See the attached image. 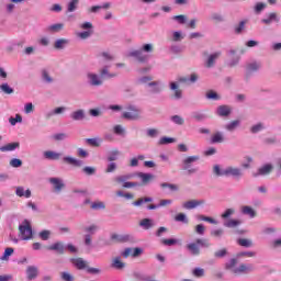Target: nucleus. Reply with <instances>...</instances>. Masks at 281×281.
I'll use <instances>...</instances> for the list:
<instances>
[{"label": "nucleus", "mask_w": 281, "mask_h": 281, "mask_svg": "<svg viewBox=\"0 0 281 281\" xmlns=\"http://www.w3.org/2000/svg\"><path fill=\"white\" fill-rule=\"evenodd\" d=\"M111 8V2H105L102 5H93L90 8V12H98V10H109Z\"/></svg>", "instance_id": "cd10ccee"}, {"label": "nucleus", "mask_w": 281, "mask_h": 281, "mask_svg": "<svg viewBox=\"0 0 281 281\" xmlns=\"http://www.w3.org/2000/svg\"><path fill=\"white\" fill-rule=\"evenodd\" d=\"M42 78L46 82H54V79L49 77V72H47V70H42Z\"/></svg>", "instance_id": "e2e57ef3"}, {"label": "nucleus", "mask_w": 281, "mask_h": 281, "mask_svg": "<svg viewBox=\"0 0 281 281\" xmlns=\"http://www.w3.org/2000/svg\"><path fill=\"white\" fill-rule=\"evenodd\" d=\"M262 128H265V126L262 125V123H258L257 125H254L250 131L251 133H260V131H262Z\"/></svg>", "instance_id": "338daca9"}, {"label": "nucleus", "mask_w": 281, "mask_h": 281, "mask_svg": "<svg viewBox=\"0 0 281 281\" xmlns=\"http://www.w3.org/2000/svg\"><path fill=\"white\" fill-rule=\"evenodd\" d=\"M71 119L75 120V122H78L80 120H85V111L83 110H77L70 114Z\"/></svg>", "instance_id": "a878e982"}, {"label": "nucleus", "mask_w": 281, "mask_h": 281, "mask_svg": "<svg viewBox=\"0 0 281 281\" xmlns=\"http://www.w3.org/2000/svg\"><path fill=\"white\" fill-rule=\"evenodd\" d=\"M240 124V121H233L225 126L226 131H235L236 127Z\"/></svg>", "instance_id": "6e6d98bb"}, {"label": "nucleus", "mask_w": 281, "mask_h": 281, "mask_svg": "<svg viewBox=\"0 0 281 281\" xmlns=\"http://www.w3.org/2000/svg\"><path fill=\"white\" fill-rule=\"evenodd\" d=\"M63 27H65V25L61 23L53 24V25L48 26V32H60V30H63Z\"/></svg>", "instance_id": "a18cd8bd"}, {"label": "nucleus", "mask_w": 281, "mask_h": 281, "mask_svg": "<svg viewBox=\"0 0 281 281\" xmlns=\"http://www.w3.org/2000/svg\"><path fill=\"white\" fill-rule=\"evenodd\" d=\"M49 236H52V232H49V231H42L40 233V238L42 240H49Z\"/></svg>", "instance_id": "13d9d810"}, {"label": "nucleus", "mask_w": 281, "mask_h": 281, "mask_svg": "<svg viewBox=\"0 0 281 281\" xmlns=\"http://www.w3.org/2000/svg\"><path fill=\"white\" fill-rule=\"evenodd\" d=\"M71 262L76 269H79V271H82L83 269H87L88 273H100V269L98 268H89L87 265V261L82 258H72Z\"/></svg>", "instance_id": "20e7f679"}, {"label": "nucleus", "mask_w": 281, "mask_h": 281, "mask_svg": "<svg viewBox=\"0 0 281 281\" xmlns=\"http://www.w3.org/2000/svg\"><path fill=\"white\" fill-rule=\"evenodd\" d=\"M140 227H144L145 229H150L155 224L153 223V220L150 218H144L139 222Z\"/></svg>", "instance_id": "2f4dec72"}, {"label": "nucleus", "mask_w": 281, "mask_h": 281, "mask_svg": "<svg viewBox=\"0 0 281 281\" xmlns=\"http://www.w3.org/2000/svg\"><path fill=\"white\" fill-rule=\"evenodd\" d=\"M45 159H50L52 161H58L60 159V153L47 150L44 153Z\"/></svg>", "instance_id": "6ab92c4d"}, {"label": "nucleus", "mask_w": 281, "mask_h": 281, "mask_svg": "<svg viewBox=\"0 0 281 281\" xmlns=\"http://www.w3.org/2000/svg\"><path fill=\"white\" fill-rule=\"evenodd\" d=\"M153 199L151 198H140L136 201L133 202V205H135V207H139V205L144 204V203H151Z\"/></svg>", "instance_id": "e433bc0d"}, {"label": "nucleus", "mask_w": 281, "mask_h": 281, "mask_svg": "<svg viewBox=\"0 0 281 281\" xmlns=\"http://www.w3.org/2000/svg\"><path fill=\"white\" fill-rule=\"evenodd\" d=\"M119 155H120V150L117 149L112 150L108 157V161H117Z\"/></svg>", "instance_id": "09e8293b"}, {"label": "nucleus", "mask_w": 281, "mask_h": 281, "mask_svg": "<svg viewBox=\"0 0 281 281\" xmlns=\"http://www.w3.org/2000/svg\"><path fill=\"white\" fill-rule=\"evenodd\" d=\"M177 239H161V244L166 245L167 247H172V245H177Z\"/></svg>", "instance_id": "052dcab7"}, {"label": "nucleus", "mask_w": 281, "mask_h": 281, "mask_svg": "<svg viewBox=\"0 0 281 281\" xmlns=\"http://www.w3.org/2000/svg\"><path fill=\"white\" fill-rule=\"evenodd\" d=\"M0 91L5 93L7 95H12V93H14V89H12L8 83H2L0 86Z\"/></svg>", "instance_id": "7c9ffc66"}, {"label": "nucleus", "mask_w": 281, "mask_h": 281, "mask_svg": "<svg viewBox=\"0 0 281 281\" xmlns=\"http://www.w3.org/2000/svg\"><path fill=\"white\" fill-rule=\"evenodd\" d=\"M271 170H273V166L271 165H266L263 167H261L259 170H258V175H269V172H271Z\"/></svg>", "instance_id": "4c0bfd02"}, {"label": "nucleus", "mask_w": 281, "mask_h": 281, "mask_svg": "<svg viewBox=\"0 0 281 281\" xmlns=\"http://www.w3.org/2000/svg\"><path fill=\"white\" fill-rule=\"evenodd\" d=\"M144 254V249L142 248H125L124 251L121 254L123 258H139Z\"/></svg>", "instance_id": "0eeeda50"}, {"label": "nucleus", "mask_w": 281, "mask_h": 281, "mask_svg": "<svg viewBox=\"0 0 281 281\" xmlns=\"http://www.w3.org/2000/svg\"><path fill=\"white\" fill-rule=\"evenodd\" d=\"M237 243L238 245H240V247H251L254 245L251 239H247V238H239Z\"/></svg>", "instance_id": "58836bf2"}, {"label": "nucleus", "mask_w": 281, "mask_h": 281, "mask_svg": "<svg viewBox=\"0 0 281 281\" xmlns=\"http://www.w3.org/2000/svg\"><path fill=\"white\" fill-rule=\"evenodd\" d=\"M19 236L21 240H31L32 238V224L30 221L24 220L19 226Z\"/></svg>", "instance_id": "f03ea898"}, {"label": "nucleus", "mask_w": 281, "mask_h": 281, "mask_svg": "<svg viewBox=\"0 0 281 281\" xmlns=\"http://www.w3.org/2000/svg\"><path fill=\"white\" fill-rule=\"evenodd\" d=\"M133 173H127L123 176H117L114 178L115 183H123V188H137L139 186L137 182H128V179H133Z\"/></svg>", "instance_id": "39448f33"}, {"label": "nucleus", "mask_w": 281, "mask_h": 281, "mask_svg": "<svg viewBox=\"0 0 281 281\" xmlns=\"http://www.w3.org/2000/svg\"><path fill=\"white\" fill-rule=\"evenodd\" d=\"M125 120H139V109L135 105H128L127 112L123 113Z\"/></svg>", "instance_id": "423d86ee"}, {"label": "nucleus", "mask_w": 281, "mask_h": 281, "mask_svg": "<svg viewBox=\"0 0 281 281\" xmlns=\"http://www.w3.org/2000/svg\"><path fill=\"white\" fill-rule=\"evenodd\" d=\"M265 8H267V3L258 2V3L255 5V13H256V14H260V12H262V10H265Z\"/></svg>", "instance_id": "8fccbe9b"}, {"label": "nucleus", "mask_w": 281, "mask_h": 281, "mask_svg": "<svg viewBox=\"0 0 281 281\" xmlns=\"http://www.w3.org/2000/svg\"><path fill=\"white\" fill-rule=\"evenodd\" d=\"M222 56L221 52H215L211 55H209V57L205 60V67L206 69H212V67H214L216 65V60L220 59Z\"/></svg>", "instance_id": "1a4fd4ad"}, {"label": "nucleus", "mask_w": 281, "mask_h": 281, "mask_svg": "<svg viewBox=\"0 0 281 281\" xmlns=\"http://www.w3.org/2000/svg\"><path fill=\"white\" fill-rule=\"evenodd\" d=\"M215 258H225L227 256V248H222L214 252Z\"/></svg>", "instance_id": "3c124183"}, {"label": "nucleus", "mask_w": 281, "mask_h": 281, "mask_svg": "<svg viewBox=\"0 0 281 281\" xmlns=\"http://www.w3.org/2000/svg\"><path fill=\"white\" fill-rule=\"evenodd\" d=\"M60 279L63 281H76V277L67 271L60 272Z\"/></svg>", "instance_id": "72a5a7b5"}, {"label": "nucleus", "mask_w": 281, "mask_h": 281, "mask_svg": "<svg viewBox=\"0 0 281 281\" xmlns=\"http://www.w3.org/2000/svg\"><path fill=\"white\" fill-rule=\"evenodd\" d=\"M15 194L16 196H25V199H30V196H32V191H30V189L25 191L23 187H18L15 190Z\"/></svg>", "instance_id": "412c9836"}, {"label": "nucleus", "mask_w": 281, "mask_h": 281, "mask_svg": "<svg viewBox=\"0 0 281 281\" xmlns=\"http://www.w3.org/2000/svg\"><path fill=\"white\" fill-rule=\"evenodd\" d=\"M236 265H238V260L236 258H233L229 260V262L225 265V269L234 273V269H236L234 267H236Z\"/></svg>", "instance_id": "c9c22d12"}, {"label": "nucleus", "mask_w": 281, "mask_h": 281, "mask_svg": "<svg viewBox=\"0 0 281 281\" xmlns=\"http://www.w3.org/2000/svg\"><path fill=\"white\" fill-rule=\"evenodd\" d=\"M64 162L65 164H68L69 166H74L75 168H81L82 166V160H78L74 157H69V156H66L64 157Z\"/></svg>", "instance_id": "2eb2a0df"}, {"label": "nucleus", "mask_w": 281, "mask_h": 281, "mask_svg": "<svg viewBox=\"0 0 281 281\" xmlns=\"http://www.w3.org/2000/svg\"><path fill=\"white\" fill-rule=\"evenodd\" d=\"M273 21H280L276 13H270L267 19L261 20L266 25H270Z\"/></svg>", "instance_id": "473e14b6"}, {"label": "nucleus", "mask_w": 281, "mask_h": 281, "mask_svg": "<svg viewBox=\"0 0 281 281\" xmlns=\"http://www.w3.org/2000/svg\"><path fill=\"white\" fill-rule=\"evenodd\" d=\"M247 24V21H241L237 26H235V33L236 34H241L243 31L245 30V25Z\"/></svg>", "instance_id": "603ef678"}, {"label": "nucleus", "mask_w": 281, "mask_h": 281, "mask_svg": "<svg viewBox=\"0 0 281 281\" xmlns=\"http://www.w3.org/2000/svg\"><path fill=\"white\" fill-rule=\"evenodd\" d=\"M11 126H15L16 123L19 122H23V117H21V115L16 114L15 117H11L9 120Z\"/></svg>", "instance_id": "bf43d9fd"}, {"label": "nucleus", "mask_w": 281, "mask_h": 281, "mask_svg": "<svg viewBox=\"0 0 281 281\" xmlns=\"http://www.w3.org/2000/svg\"><path fill=\"white\" fill-rule=\"evenodd\" d=\"M21 146L20 143H9L2 147H0L1 153H11L12 150H16Z\"/></svg>", "instance_id": "f3484780"}, {"label": "nucleus", "mask_w": 281, "mask_h": 281, "mask_svg": "<svg viewBox=\"0 0 281 281\" xmlns=\"http://www.w3.org/2000/svg\"><path fill=\"white\" fill-rule=\"evenodd\" d=\"M195 232L200 235L203 236L205 234V226L203 224H198L195 226Z\"/></svg>", "instance_id": "0e129e2a"}, {"label": "nucleus", "mask_w": 281, "mask_h": 281, "mask_svg": "<svg viewBox=\"0 0 281 281\" xmlns=\"http://www.w3.org/2000/svg\"><path fill=\"white\" fill-rule=\"evenodd\" d=\"M240 220H229L228 222H226L224 225L225 227H238V225H240Z\"/></svg>", "instance_id": "de8ad7c7"}, {"label": "nucleus", "mask_w": 281, "mask_h": 281, "mask_svg": "<svg viewBox=\"0 0 281 281\" xmlns=\"http://www.w3.org/2000/svg\"><path fill=\"white\" fill-rule=\"evenodd\" d=\"M205 204V200H190L182 204L184 210H194V207H199V205Z\"/></svg>", "instance_id": "f8f14e48"}, {"label": "nucleus", "mask_w": 281, "mask_h": 281, "mask_svg": "<svg viewBox=\"0 0 281 281\" xmlns=\"http://www.w3.org/2000/svg\"><path fill=\"white\" fill-rule=\"evenodd\" d=\"M49 183H52L55 192H61L63 188H65V182L60 178H50Z\"/></svg>", "instance_id": "ddd939ff"}, {"label": "nucleus", "mask_w": 281, "mask_h": 281, "mask_svg": "<svg viewBox=\"0 0 281 281\" xmlns=\"http://www.w3.org/2000/svg\"><path fill=\"white\" fill-rule=\"evenodd\" d=\"M173 21H178L180 25H183L186 21H188V16L186 15H175Z\"/></svg>", "instance_id": "4d7b16f0"}, {"label": "nucleus", "mask_w": 281, "mask_h": 281, "mask_svg": "<svg viewBox=\"0 0 281 281\" xmlns=\"http://www.w3.org/2000/svg\"><path fill=\"white\" fill-rule=\"evenodd\" d=\"M12 254H14V248H10V247L5 248L1 260H8V258H10V256H12Z\"/></svg>", "instance_id": "864d4df0"}, {"label": "nucleus", "mask_w": 281, "mask_h": 281, "mask_svg": "<svg viewBox=\"0 0 281 281\" xmlns=\"http://www.w3.org/2000/svg\"><path fill=\"white\" fill-rule=\"evenodd\" d=\"M78 3H80V0H70L67 7V12H76V10H78Z\"/></svg>", "instance_id": "c756f323"}, {"label": "nucleus", "mask_w": 281, "mask_h": 281, "mask_svg": "<svg viewBox=\"0 0 281 281\" xmlns=\"http://www.w3.org/2000/svg\"><path fill=\"white\" fill-rule=\"evenodd\" d=\"M124 267H126V263H124V262L122 261V258L116 257V258H114V259L112 260V268H113V269L122 270V269H124Z\"/></svg>", "instance_id": "b1692460"}, {"label": "nucleus", "mask_w": 281, "mask_h": 281, "mask_svg": "<svg viewBox=\"0 0 281 281\" xmlns=\"http://www.w3.org/2000/svg\"><path fill=\"white\" fill-rule=\"evenodd\" d=\"M175 221H177V223H186V225L189 223L188 217L183 213L176 215Z\"/></svg>", "instance_id": "c03bdc74"}, {"label": "nucleus", "mask_w": 281, "mask_h": 281, "mask_svg": "<svg viewBox=\"0 0 281 281\" xmlns=\"http://www.w3.org/2000/svg\"><path fill=\"white\" fill-rule=\"evenodd\" d=\"M200 159L201 156L199 155L188 156L182 160L183 170H187L188 175H194L199 169L192 168V164H195V161H199Z\"/></svg>", "instance_id": "7ed1b4c3"}, {"label": "nucleus", "mask_w": 281, "mask_h": 281, "mask_svg": "<svg viewBox=\"0 0 281 281\" xmlns=\"http://www.w3.org/2000/svg\"><path fill=\"white\" fill-rule=\"evenodd\" d=\"M26 278L27 280H36V278H38V268L35 266H30L26 269Z\"/></svg>", "instance_id": "4468645a"}, {"label": "nucleus", "mask_w": 281, "mask_h": 281, "mask_svg": "<svg viewBox=\"0 0 281 281\" xmlns=\"http://www.w3.org/2000/svg\"><path fill=\"white\" fill-rule=\"evenodd\" d=\"M10 166L12 168H21V166H23V161L19 158H13L10 160Z\"/></svg>", "instance_id": "49530a36"}, {"label": "nucleus", "mask_w": 281, "mask_h": 281, "mask_svg": "<svg viewBox=\"0 0 281 281\" xmlns=\"http://www.w3.org/2000/svg\"><path fill=\"white\" fill-rule=\"evenodd\" d=\"M193 276L194 278H203V276H205V270L202 268H195L193 270Z\"/></svg>", "instance_id": "5fc2aeb1"}, {"label": "nucleus", "mask_w": 281, "mask_h": 281, "mask_svg": "<svg viewBox=\"0 0 281 281\" xmlns=\"http://www.w3.org/2000/svg\"><path fill=\"white\" fill-rule=\"evenodd\" d=\"M101 78H115L117 75L115 74H109V67H104L101 71H100Z\"/></svg>", "instance_id": "79ce46f5"}, {"label": "nucleus", "mask_w": 281, "mask_h": 281, "mask_svg": "<svg viewBox=\"0 0 281 281\" xmlns=\"http://www.w3.org/2000/svg\"><path fill=\"white\" fill-rule=\"evenodd\" d=\"M260 69L259 63H252L247 66L248 74H254V71H258Z\"/></svg>", "instance_id": "ea45409f"}, {"label": "nucleus", "mask_w": 281, "mask_h": 281, "mask_svg": "<svg viewBox=\"0 0 281 281\" xmlns=\"http://www.w3.org/2000/svg\"><path fill=\"white\" fill-rule=\"evenodd\" d=\"M224 177H243V170L237 167H227L223 170Z\"/></svg>", "instance_id": "9b49d317"}, {"label": "nucleus", "mask_w": 281, "mask_h": 281, "mask_svg": "<svg viewBox=\"0 0 281 281\" xmlns=\"http://www.w3.org/2000/svg\"><path fill=\"white\" fill-rule=\"evenodd\" d=\"M67 43H69V41L65 40V38H60V40H57L55 42V49H64L65 46L67 45Z\"/></svg>", "instance_id": "f704fd0d"}, {"label": "nucleus", "mask_w": 281, "mask_h": 281, "mask_svg": "<svg viewBox=\"0 0 281 281\" xmlns=\"http://www.w3.org/2000/svg\"><path fill=\"white\" fill-rule=\"evenodd\" d=\"M131 56L136 58L138 63H146L148 60V56L144 55L142 50H134L131 53Z\"/></svg>", "instance_id": "a211bd4d"}, {"label": "nucleus", "mask_w": 281, "mask_h": 281, "mask_svg": "<svg viewBox=\"0 0 281 281\" xmlns=\"http://www.w3.org/2000/svg\"><path fill=\"white\" fill-rule=\"evenodd\" d=\"M229 113H232V110L227 105H221L217 108V115H220L221 117H227Z\"/></svg>", "instance_id": "5701e85b"}, {"label": "nucleus", "mask_w": 281, "mask_h": 281, "mask_svg": "<svg viewBox=\"0 0 281 281\" xmlns=\"http://www.w3.org/2000/svg\"><path fill=\"white\" fill-rule=\"evenodd\" d=\"M171 121H172L173 124H178V126H183V124L186 123L183 117H181L180 115L171 116Z\"/></svg>", "instance_id": "a19ab883"}, {"label": "nucleus", "mask_w": 281, "mask_h": 281, "mask_svg": "<svg viewBox=\"0 0 281 281\" xmlns=\"http://www.w3.org/2000/svg\"><path fill=\"white\" fill-rule=\"evenodd\" d=\"M170 89H171V91H175V98L177 100H180V98L182 95V91H181V89H179V86L177 85V82H171Z\"/></svg>", "instance_id": "bb28decb"}, {"label": "nucleus", "mask_w": 281, "mask_h": 281, "mask_svg": "<svg viewBox=\"0 0 281 281\" xmlns=\"http://www.w3.org/2000/svg\"><path fill=\"white\" fill-rule=\"evenodd\" d=\"M86 142L89 146H94L95 148L100 146V140H98V138H88Z\"/></svg>", "instance_id": "680f3d73"}, {"label": "nucleus", "mask_w": 281, "mask_h": 281, "mask_svg": "<svg viewBox=\"0 0 281 281\" xmlns=\"http://www.w3.org/2000/svg\"><path fill=\"white\" fill-rule=\"evenodd\" d=\"M199 245H201V247L211 246L210 240L198 238L195 243L188 244L187 249L190 251V254H192V256H199L201 254V249L199 248Z\"/></svg>", "instance_id": "f257e3e1"}, {"label": "nucleus", "mask_w": 281, "mask_h": 281, "mask_svg": "<svg viewBox=\"0 0 281 281\" xmlns=\"http://www.w3.org/2000/svg\"><path fill=\"white\" fill-rule=\"evenodd\" d=\"M199 80V76L196 74H192L190 79L188 77L178 78V82H196Z\"/></svg>", "instance_id": "c85d7f7f"}, {"label": "nucleus", "mask_w": 281, "mask_h": 281, "mask_svg": "<svg viewBox=\"0 0 281 281\" xmlns=\"http://www.w3.org/2000/svg\"><path fill=\"white\" fill-rule=\"evenodd\" d=\"M254 271V265L251 263H240L238 268L233 269L235 276H241V273H249Z\"/></svg>", "instance_id": "6e6552de"}, {"label": "nucleus", "mask_w": 281, "mask_h": 281, "mask_svg": "<svg viewBox=\"0 0 281 281\" xmlns=\"http://www.w3.org/2000/svg\"><path fill=\"white\" fill-rule=\"evenodd\" d=\"M243 214H246L247 216H250V218H256V211L251 206H243L241 207Z\"/></svg>", "instance_id": "393cba45"}, {"label": "nucleus", "mask_w": 281, "mask_h": 281, "mask_svg": "<svg viewBox=\"0 0 281 281\" xmlns=\"http://www.w3.org/2000/svg\"><path fill=\"white\" fill-rule=\"evenodd\" d=\"M46 249L48 251H56V254H59V256H63V254H65V243L63 241L54 243L53 245L46 246Z\"/></svg>", "instance_id": "9d476101"}, {"label": "nucleus", "mask_w": 281, "mask_h": 281, "mask_svg": "<svg viewBox=\"0 0 281 281\" xmlns=\"http://www.w3.org/2000/svg\"><path fill=\"white\" fill-rule=\"evenodd\" d=\"M256 257V252L254 251H243L237 254V258H254Z\"/></svg>", "instance_id": "37998d69"}, {"label": "nucleus", "mask_w": 281, "mask_h": 281, "mask_svg": "<svg viewBox=\"0 0 281 281\" xmlns=\"http://www.w3.org/2000/svg\"><path fill=\"white\" fill-rule=\"evenodd\" d=\"M207 100H218V94L212 90L206 92Z\"/></svg>", "instance_id": "69168bd1"}, {"label": "nucleus", "mask_w": 281, "mask_h": 281, "mask_svg": "<svg viewBox=\"0 0 281 281\" xmlns=\"http://www.w3.org/2000/svg\"><path fill=\"white\" fill-rule=\"evenodd\" d=\"M88 78H89L90 85H92V87H100V85H102V80L95 74H88Z\"/></svg>", "instance_id": "aec40b11"}, {"label": "nucleus", "mask_w": 281, "mask_h": 281, "mask_svg": "<svg viewBox=\"0 0 281 281\" xmlns=\"http://www.w3.org/2000/svg\"><path fill=\"white\" fill-rule=\"evenodd\" d=\"M82 171L88 176L95 175V169L93 167H85Z\"/></svg>", "instance_id": "774afa93"}, {"label": "nucleus", "mask_w": 281, "mask_h": 281, "mask_svg": "<svg viewBox=\"0 0 281 281\" xmlns=\"http://www.w3.org/2000/svg\"><path fill=\"white\" fill-rule=\"evenodd\" d=\"M223 142H225V137L221 132L213 134L211 137V144H223Z\"/></svg>", "instance_id": "4be33fe9"}, {"label": "nucleus", "mask_w": 281, "mask_h": 281, "mask_svg": "<svg viewBox=\"0 0 281 281\" xmlns=\"http://www.w3.org/2000/svg\"><path fill=\"white\" fill-rule=\"evenodd\" d=\"M137 177L142 180L143 186L150 183L155 179L154 175L144 172H138Z\"/></svg>", "instance_id": "dca6fc26"}]
</instances>
